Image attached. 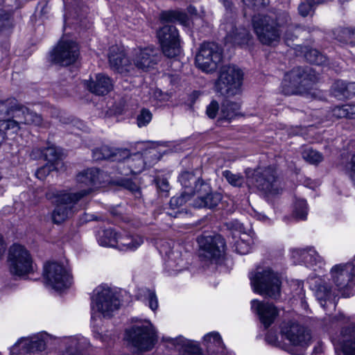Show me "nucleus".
Masks as SVG:
<instances>
[{
	"instance_id": "obj_51",
	"label": "nucleus",
	"mask_w": 355,
	"mask_h": 355,
	"mask_svg": "<svg viewBox=\"0 0 355 355\" xmlns=\"http://www.w3.org/2000/svg\"><path fill=\"white\" fill-rule=\"evenodd\" d=\"M220 107H219L218 103L213 100L211 103L207 106L206 114L207 116L210 119H215L218 117V114L220 112Z\"/></svg>"
},
{
	"instance_id": "obj_59",
	"label": "nucleus",
	"mask_w": 355,
	"mask_h": 355,
	"mask_svg": "<svg viewBox=\"0 0 355 355\" xmlns=\"http://www.w3.org/2000/svg\"><path fill=\"white\" fill-rule=\"evenodd\" d=\"M349 318L345 316L343 313H339L334 318L333 322L338 323V325L349 324Z\"/></svg>"
},
{
	"instance_id": "obj_17",
	"label": "nucleus",
	"mask_w": 355,
	"mask_h": 355,
	"mask_svg": "<svg viewBox=\"0 0 355 355\" xmlns=\"http://www.w3.org/2000/svg\"><path fill=\"white\" fill-rule=\"evenodd\" d=\"M157 37L163 53L168 58H174L180 53L179 34L175 26H164L157 31Z\"/></svg>"
},
{
	"instance_id": "obj_31",
	"label": "nucleus",
	"mask_w": 355,
	"mask_h": 355,
	"mask_svg": "<svg viewBox=\"0 0 355 355\" xmlns=\"http://www.w3.org/2000/svg\"><path fill=\"white\" fill-rule=\"evenodd\" d=\"M144 159L141 154L136 153L130 155L126 159V165L123 170L119 171V173L123 175H128L131 173H137L144 168Z\"/></svg>"
},
{
	"instance_id": "obj_1",
	"label": "nucleus",
	"mask_w": 355,
	"mask_h": 355,
	"mask_svg": "<svg viewBox=\"0 0 355 355\" xmlns=\"http://www.w3.org/2000/svg\"><path fill=\"white\" fill-rule=\"evenodd\" d=\"M131 60L126 57L123 47L112 46L108 54L111 68L116 72L135 76L137 71H148L157 64V50L153 46L137 47L131 51Z\"/></svg>"
},
{
	"instance_id": "obj_55",
	"label": "nucleus",
	"mask_w": 355,
	"mask_h": 355,
	"mask_svg": "<svg viewBox=\"0 0 355 355\" xmlns=\"http://www.w3.org/2000/svg\"><path fill=\"white\" fill-rule=\"evenodd\" d=\"M332 115L336 118H347L345 105L342 106H336L332 110Z\"/></svg>"
},
{
	"instance_id": "obj_13",
	"label": "nucleus",
	"mask_w": 355,
	"mask_h": 355,
	"mask_svg": "<svg viewBox=\"0 0 355 355\" xmlns=\"http://www.w3.org/2000/svg\"><path fill=\"white\" fill-rule=\"evenodd\" d=\"M43 278L45 285L58 293L67 288V269L64 265L57 261H49L43 265Z\"/></svg>"
},
{
	"instance_id": "obj_8",
	"label": "nucleus",
	"mask_w": 355,
	"mask_h": 355,
	"mask_svg": "<svg viewBox=\"0 0 355 355\" xmlns=\"http://www.w3.org/2000/svg\"><path fill=\"white\" fill-rule=\"evenodd\" d=\"M77 182L79 184L87 187L78 193H68V210L75 209L74 211L78 210L76 206V202L84 196L88 194L93 187H97L107 181V175L102 171L96 168H87L80 172L76 177Z\"/></svg>"
},
{
	"instance_id": "obj_3",
	"label": "nucleus",
	"mask_w": 355,
	"mask_h": 355,
	"mask_svg": "<svg viewBox=\"0 0 355 355\" xmlns=\"http://www.w3.org/2000/svg\"><path fill=\"white\" fill-rule=\"evenodd\" d=\"M331 279L336 288L332 289L327 285L318 286L315 297L322 306L327 302L336 306V298L339 295L349 297L355 293V256L352 263L338 264L331 270Z\"/></svg>"
},
{
	"instance_id": "obj_32",
	"label": "nucleus",
	"mask_w": 355,
	"mask_h": 355,
	"mask_svg": "<svg viewBox=\"0 0 355 355\" xmlns=\"http://www.w3.org/2000/svg\"><path fill=\"white\" fill-rule=\"evenodd\" d=\"M227 31L225 40L227 42L232 43L234 45H242L247 44L250 38V35L245 28H240L232 26V29L228 31L227 28H224Z\"/></svg>"
},
{
	"instance_id": "obj_44",
	"label": "nucleus",
	"mask_w": 355,
	"mask_h": 355,
	"mask_svg": "<svg viewBox=\"0 0 355 355\" xmlns=\"http://www.w3.org/2000/svg\"><path fill=\"white\" fill-rule=\"evenodd\" d=\"M223 176L232 186L240 187L244 183V178L239 174H234L229 170H225L222 173Z\"/></svg>"
},
{
	"instance_id": "obj_42",
	"label": "nucleus",
	"mask_w": 355,
	"mask_h": 355,
	"mask_svg": "<svg viewBox=\"0 0 355 355\" xmlns=\"http://www.w3.org/2000/svg\"><path fill=\"white\" fill-rule=\"evenodd\" d=\"M112 148H110L107 146H103L99 148H96L93 150L92 155L93 158L96 161L103 160V159H112Z\"/></svg>"
},
{
	"instance_id": "obj_9",
	"label": "nucleus",
	"mask_w": 355,
	"mask_h": 355,
	"mask_svg": "<svg viewBox=\"0 0 355 355\" xmlns=\"http://www.w3.org/2000/svg\"><path fill=\"white\" fill-rule=\"evenodd\" d=\"M8 263L10 273L16 276H24L33 271L30 252L19 244L15 243L10 247Z\"/></svg>"
},
{
	"instance_id": "obj_58",
	"label": "nucleus",
	"mask_w": 355,
	"mask_h": 355,
	"mask_svg": "<svg viewBox=\"0 0 355 355\" xmlns=\"http://www.w3.org/2000/svg\"><path fill=\"white\" fill-rule=\"evenodd\" d=\"M343 34L347 37L348 42L352 45L355 46V28L354 29H349L346 28L343 31Z\"/></svg>"
},
{
	"instance_id": "obj_23",
	"label": "nucleus",
	"mask_w": 355,
	"mask_h": 355,
	"mask_svg": "<svg viewBox=\"0 0 355 355\" xmlns=\"http://www.w3.org/2000/svg\"><path fill=\"white\" fill-rule=\"evenodd\" d=\"M85 85L89 92L98 96L106 95L113 89L112 80L104 73H97L94 80H87Z\"/></svg>"
},
{
	"instance_id": "obj_11",
	"label": "nucleus",
	"mask_w": 355,
	"mask_h": 355,
	"mask_svg": "<svg viewBox=\"0 0 355 355\" xmlns=\"http://www.w3.org/2000/svg\"><path fill=\"white\" fill-rule=\"evenodd\" d=\"M281 334L289 341L291 345L298 347L297 350H294L287 346L288 351L293 355H302L304 349L311 344L310 332L297 323H287L283 325L281 328Z\"/></svg>"
},
{
	"instance_id": "obj_27",
	"label": "nucleus",
	"mask_w": 355,
	"mask_h": 355,
	"mask_svg": "<svg viewBox=\"0 0 355 355\" xmlns=\"http://www.w3.org/2000/svg\"><path fill=\"white\" fill-rule=\"evenodd\" d=\"M144 243L143 238L137 234H119L118 248L121 251H132L137 249Z\"/></svg>"
},
{
	"instance_id": "obj_18",
	"label": "nucleus",
	"mask_w": 355,
	"mask_h": 355,
	"mask_svg": "<svg viewBox=\"0 0 355 355\" xmlns=\"http://www.w3.org/2000/svg\"><path fill=\"white\" fill-rule=\"evenodd\" d=\"M52 339V336L46 332L34 335L30 338L19 340L10 349L13 354L31 353L45 349L46 344Z\"/></svg>"
},
{
	"instance_id": "obj_12",
	"label": "nucleus",
	"mask_w": 355,
	"mask_h": 355,
	"mask_svg": "<svg viewBox=\"0 0 355 355\" xmlns=\"http://www.w3.org/2000/svg\"><path fill=\"white\" fill-rule=\"evenodd\" d=\"M223 59L221 48L214 42H204L196 56V64L206 73L214 71Z\"/></svg>"
},
{
	"instance_id": "obj_26",
	"label": "nucleus",
	"mask_w": 355,
	"mask_h": 355,
	"mask_svg": "<svg viewBox=\"0 0 355 355\" xmlns=\"http://www.w3.org/2000/svg\"><path fill=\"white\" fill-rule=\"evenodd\" d=\"M49 61L57 65L65 66L67 60V37L63 35L49 52Z\"/></svg>"
},
{
	"instance_id": "obj_53",
	"label": "nucleus",
	"mask_w": 355,
	"mask_h": 355,
	"mask_svg": "<svg viewBox=\"0 0 355 355\" xmlns=\"http://www.w3.org/2000/svg\"><path fill=\"white\" fill-rule=\"evenodd\" d=\"M235 249L238 253L245 254L250 252L251 246L249 242H246L243 239H241L236 242Z\"/></svg>"
},
{
	"instance_id": "obj_62",
	"label": "nucleus",
	"mask_w": 355,
	"mask_h": 355,
	"mask_svg": "<svg viewBox=\"0 0 355 355\" xmlns=\"http://www.w3.org/2000/svg\"><path fill=\"white\" fill-rule=\"evenodd\" d=\"M157 186L158 187L163 191H168V182L166 180H160L157 182Z\"/></svg>"
},
{
	"instance_id": "obj_4",
	"label": "nucleus",
	"mask_w": 355,
	"mask_h": 355,
	"mask_svg": "<svg viewBox=\"0 0 355 355\" xmlns=\"http://www.w3.org/2000/svg\"><path fill=\"white\" fill-rule=\"evenodd\" d=\"M0 133H17L23 131V125L41 124L42 116L21 105L15 98L0 102Z\"/></svg>"
},
{
	"instance_id": "obj_7",
	"label": "nucleus",
	"mask_w": 355,
	"mask_h": 355,
	"mask_svg": "<svg viewBox=\"0 0 355 355\" xmlns=\"http://www.w3.org/2000/svg\"><path fill=\"white\" fill-rule=\"evenodd\" d=\"M281 89L285 95L300 94L311 97L316 96L313 82L301 67L294 68L285 74Z\"/></svg>"
},
{
	"instance_id": "obj_47",
	"label": "nucleus",
	"mask_w": 355,
	"mask_h": 355,
	"mask_svg": "<svg viewBox=\"0 0 355 355\" xmlns=\"http://www.w3.org/2000/svg\"><path fill=\"white\" fill-rule=\"evenodd\" d=\"M346 83L343 80H336L331 87V92L337 98H345Z\"/></svg>"
},
{
	"instance_id": "obj_14",
	"label": "nucleus",
	"mask_w": 355,
	"mask_h": 355,
	"mask_svg": "<svg viewBox=\"0 0 355 355\" xmlns=\"http://www.w3.org/2000/svg\"><path fill=\"white\" fill-rule=\"evenodd\" d=\"M246 183L249 187L253 186L266 193L277 194L279 191L275 171L272 167L257 168L252 177L248 175Z\"/></svg>"
},
{
	"instance_id": "obj_45",
	"label": "nucleus",
	"mask_w": 355,
	"mask_h": 355,
	"mask_svg": "<svg viewBox=\"0 0 355 355\" xmlns=\"http://www.w3.org/2000/svg\"><path fill=\"white\" fill-rule=\"evenodd\" d=\"M303 158L308 162L317 164L323 159L322 155L318 151L311 148L306 149L302 153Z\"/></svg>"
},
{
	"instance_id": "obj_64",
	"label": "nucleus",
	"mask_w": 355,
	"mask_h": 355,
	"mask_svg": "<svg viewBox=\"0 0 355 355\" xmlns=\"http://www.w3.org/2000/svg\"><path fill=\"white\" fill-rule=\"evenodd\" d=\"M220 2L223 4V6L226 8L227 10L231 9L232 8V2L229 0H220Z\"/></svg>"
},
{
	"instance_id": "obj_52",
	"label": "nucleus",
	"mask_w": 355,
	"mask_h": 355,
	"mask_svg": "<svg viewBox=\"0 0 355 355\" xmlns=\"http://www.w3.org/2000/svg\"><path fill=\"white\" fill-rule=\"evenodd\" d=\"M144 295L146 296L148 300V306L153 310L155 311L158 308V300L156 294L154 291L146 289Z\"/></svg>"
},
{
	"instance_id": "obj_21",
	"label": "nucleus",
	"mask_w": 355,
	"mask_h": 355,
	"mask_svg": "<svg viewBox=\"0 0 355 355\" xmlns=\"http://www.w3.org/2000/svg\"><path fill=\"white\" fill-rule=\"evenodd\" d=\"M251 307L252 311L258 315L265 328L270 327L279 315V310L272 303L253 300L251 302Z\"/></svg>"
},
{
	"instance_id": "obj_10",
	"label": "nucleus",
	"mask_w": 355,
	"mask_h": 355,
	"mask_svg": "<svg viewBox=\"0 0 355 355\" xmlns=\"http://www.w3.org/2000/svg\"><path fill=\"white\" fill-rule=\"evenodd\" d=\"M242 71L235 66H225L216 82V89L221 95L232 96L241 92L243 80Z\"/></svg>"
},
{
	"instance_id": "obj_50",
	"label": "nucleus",
	"mask_w": 355,
	"mask_h": 355,
	"mask_svg": "<svg viewBox=\"0 0 355 355\" xmlns=\"http://www.w3.org/2000/svg\"><path fill=\"white\" fill-rule=\"evenodd\" d=\"M152 119V113L147 109H142L137 116V121L139 127L146 126Z\"/></svg>"
},
{
	"instance_id": "obj_38",
	"label": "nucleus",
	"mask_w": 355,
	"mask_h": 355,
	"mask_svg": "<svg viewBox=\"0 0 355 355\" xmlns=\"http://www.w3.org/2000/svg\"><path fill=\"white\" fill-rule=\"evenodd\" d=\"M179 340L182 345V355H204L196 342L184 338H180Z\"/></svg>"
},
{
	"instance_id": "obj_2",
	"label": "nucleus",
	"mask_w": 355,
	"mask_h": 355,
	"mask_svg": "<svg viewBox=\"0 0 355 355\" xmlns=\"http://www.w3.org/2000/svg\"><path fill=\"white\" fill-rule=\"evenodd\" d=\"M252 23L258 40L263 45L276 46L284 31L286 42L293 40V36L289 32L294 29V26L291 24V17L286 11L254 16Z\"/></svg>"
},
{
	"instance_id": "obj_22",
	"label": "nucleus",
	"mask_w": 355,
	"mask_h": 355,
	"mask_svg": "<svg viewBox=\"0 0 355 355\" xmlns=\"http://www.w3.org/2000/svg\"><path fill=\"white\" fill-rule=\"evenodd\" d=\"M241 115V105L236 102L226 100L221 104L216 125L226 126Z\"/></svg>"
},
{
	"instance_id": "obj_46",
	"label": "nucleus",
	"mask_w": 355,
	"mask_h": 355,
	"mask_svg": "<svg viewBox=\"0 0 355 355\" xmlns=\"http://www.w3.org/2000/svg\"><path fill=\"white\" fill-rule=\"evenodd\" d=\"M191 197L189 191H183L179 196H173L171 198L169 206L172 209H178L182 206Z\"/></svg>"
},
{
	"instance_id": "obj_61",
	"label": "nucleus",
	"mask_w": 355,
	"mask_h": 355,
	"mask_svg": "<svg viewBox=\"0 0 355 355\" xmlns=\"http://www.w3.org/2000/svg\"><path fill=\"white\" fill-rule=\"evenodd\" d=\"M347 118L355 119V104L345 105Z\"/></svg>"
},
{
	"instance_id": "obj_48",
	"label": "nucleus",
	"mask_w": 355,
	"mask_h": 355,
	"mask_svg": "<svg viewBox=\"0 0 355 355\" xmlns=\"http://www.w3.org/2000/svg\"><path fill=\"white\" fill-rule=\"evenodd\" d=\"M265 340L267 342V343H268L270 345L280 347L285 350H288L287 349V345L282 343L281 341L278 340L277 335L275 331H269L266 335Z\"/></svg>"
},
{
	"instance_id": "obj_25",
	"label": "nucleus",
	"mask_w": 355,
	"mask_h": 355,
	"mask_svg": "<svg viewBox=\"0 0 355 355\" xmlns=\"http://www.w3.org/2000/svg\"><path fill=\"white\" fill-rule=\"evenodd\" d=\"M81 66L79 44L75 41L68 40V71L76 76Z\"/></svg>"
},
{
	"instance_id": "obj_24",
	"label": "nucleus",
	"mask_w": 355,
	"mask_h": 355,
	"mask_svg": "<svg viewBox=\"0 0 355 355\" xmlns=\"http://www.w3.org/2000/svg\"><path fill=\"white\" fill-rule=\"evenodd\" d=\"M203 344L210 355H223L225 346L218 332L213 331L206 334L203 338Z\"/></svg>"
},
{
	"instance_id": "obj_36",
	"label": "nucleus",
	"mask_w": 355,
	"mask_h": 355,
	"mask_svg": "<svg viewBox=\"0 0 355 355\" xmlns=\"http://www.w3.org/2000/svg\"><path fill=\"white\" fill-rule=\"evenodd\" d=\"M119 234L114 230L107 229L103 231V235L99 239V243L101 245L105 247L118 248Z\"/></svg>"
},
{
	"instance_id": "obj_15",
	"label": "nucleus",
	"mask_w": 355,
	"mask_h": 355,
	"mask_svg": "<svg viewBox=\"0 0 355 355\" xmlns=\"http://www.w3.org/2000/svg\"><path fill=\"white\" fill-rule=\"evenodd\" d=\"M201 257L211 262L218 263L225 253V243L224 239L218 235L200 236L198 238Z\"/></svg>"
},
{
	"instance_id": "obj_30",
	"label": "nucleus",
	"mask_w": 355,
	"mask_h": 355,
	"mask_svg": "<svg viewBox=\"0 0 355 355\" xmlns=\"http://www.w3.org/2000/svg\"><path fill=\"white\" fill-rule=\"evenodd\" d=\"M168 259L165 263V269L169 275H175L178 272L183 270L184 261L181 258V254L178 250H170L166 252Z\"/></svg>"
},
{
	"instance_id": "obj_49",
	"label": "nucleus",
	"mask_w": 355,
	"mask_h": 355,
	"mask_svg": "<svg viewBox=\"0 0 355 355\" xmlns=\"http://www.w3.org/2000/svg\"><path fill=\"white\" fill-rule=\"evenodd\" d=\"M61 168H54L53 165L46 163L45 165L41 166L36 171L35 176L39 180H44L46 178V177L50 174L51 171H58Z\"/></svg>"
},
{
	"instance_id": "obj_41",
	"label": "nucleus",
	"mask_w": 355,
	"mask_h": 355,
	"mask_svg": "<svg viewBox=\"0 0 355 355\" xmlns=\"http://www.w3.org/2000/svg\"><path fill=\"white\" fill-rule=\"evenodd\" d=\"M305 58L310 63L317 65L324 64L327 61L326 56L317 49H310L306 51L305 53Z\"/></svg>"
},
{
	"instance_id": "obj_57",
	"label": "nucleus",
	"mask_w": 355,
	"mask_h": 355,
	"mask_svg": "<svg viewBox=\"0 0 355 355\" xmlns=\"http://www.w3.org/2000/svg\"><path fill=\"white\" fill-rule=\"evenodd\" d=\"M347 173L355 184V154L352 156Z\"/></svg>"
},
{
	"instance_id": "obj_37",
	"label": "nucleus",
	"mask_w": 355,
	"mask_h": 355,
	"mask_svg": "<svg viewBox=\"0 0 355 355\" xmlns=\"http://www.w3.org/2000/svg\"><path fill=\"white\" fill-rule=\"evenodd\" d=\"M14 28V19L11 12L0 10V33H10Z\"/></svg>"
},
{
	"instance_id": "obj_39",
	"label": "nucleus",
	"mask_w": 355,
	"mask_h": 355,
	"mask_svg": "<svg viewBox=\"0 0 355 355\" xmlns=\"http://www.w3.org/2000/svg\"><path fill=\"white\" fill-rule=\"evenodd\" d=\"M353 339L343 338L342 343L336 347L338 355H355V332L353 334Z\"/></svg>"
},
{
	"instance_id": "obj_28",
	"label": "nucleus",
	"mask_w": 355,
	"mask_h": 355,
	"mask_svg": "<svg viewBox=\"0 0 355 355\" xmlns=\"http://www.w3.org/2000/svg\"><path fill=\"white\" fill-rule=\"evenodd\" d=\"M42 157L47 164L53 165L54 168H63L62 162V152L54 145H50L41 150Z\"/></svg>"
},
{
	"instance_id": "obj_20",
	"label": "nucleus",
	"mask_w": 355,
	"mask_h": 355,
	"mask_svg": "<svg viewBox=\"0 0 355 355\" xmlns=\"http://www.w3.org/2000/svg\"><path fill=\"white\" fill-rule=\"evenodd\" d=\"M46 197L54 205L52 214L53 222L60 225L67 219V193L64 190L51 189L46 193Z\"/></svg>"
},
{
	"instance_id": "obj_40",
	"label": "nucleus",
	"mask_w": 355,
	"mask_h": 355,
	"mask_svg": "<svg viewBox=\"0 0 355 355\" xmlns=\"http://www.w3.org/2000/svg\"><path fill=\"white\" fill-rule=\"evenodd\" d=\"M130 156L127 149H114L111 161L119 162L118 169L119 171L123 170L126 165V159Z\"/></svg>"
},
{
	"instance_id": "obj_33",
	"label": "nucleus",
	"mask_w": 355,
	"mask_h": 355,
	"mask_svg": "<svg viewBox=\"0 0 355 355\" xmlns=\"http://www.w3.org/2000/svg\"><path fill=\"white\" fill-rule=\"evenodd\" d=\"M179 181L184 188V191H189L190 195L195 196L196 193V186L199 182H203L197 178L193 173L185 171L179 176Z\"/></svg>"
},
{
	"instance_id": "obj_34",
	"label": "nucleus",
	"mask_w": 355,
	"mask_h": 355,
	"mask_svg": "<svg viewBox=\"0 0 355 355\" xmlns=\"http://www.w3.org/2000/svg\"><path fill=\"white\" fill-rule=\"evenodd\" d=\"M159 18L162 22H178L182 25H186L188 21L187 15L179 10L163 11L161 12Z\"/></svg>"
},
{
	"instance_id": "obj_5",
	"label": "nucleus",
	"mask_w": 355,
	"mask_h": 355,
	"mask_svg": "<svg viewBox=\"0 0 355 355\" xmlns=\"http://www.w3.org/2000/svg\"><path fill=\"white\" fill-rule=\"evenodd\" d=\"M253 291L277 299L280 296L281 281L278 275L270 268L257 267L249 275Z\"/></svg>"
},
{
	"instance_id": "obj_16",
	"label": "nucleus",
	"mask_w": 355,
	"mask_h": 355,
	"mask_svg": "<svg viewBox=\"0 0 355 355\" xmlns=\"http://www.w3.org/2000/svg\"><path fill=\"white\" fill-rule=\"evenodd\" d=\"M127 334L132 345L141 352L151 350L157 340L155 331L150 324L141 327L135 326L127 331Z\"/></svg>"
},
{
	"instance_id": "obj_19",
	"label": "nucleus",
	"mask_w": 355,
	"mask_h": 355,
	"mask_svg": "<svg viewBox=\"0 0 355 355\" xmlns=\"http://www.w3.org/2000/svg\"><path fill=\"white\" fill-rule=\"evenodd\" d=\"M196 198L192 205L196 208L207 207L212 209L216 207L220 202L222 197L218 193H213L209 184L205 182H199L196 186Z\"/></svg>"
},
{
	"instance_id": "obj_56",
	"label": "nucleus",
	"mask_w": 355,
	"mask_h": 355,
	"mask_svg": "<svg viewBox=\"0 0 355 355\" xmlns=\"http://www.w3.org/2000/svg\"><path fill=\"white\" fill-rule=\"evenodd\" d=\"M301 252L302 254V255L304 256V259H305L306 261H308V257H311V256H313L315 255V257L314 258L315 261L317 260V257H319L318 253L313 249L311 248H309L308 250H295L293 252V253H297L298 254L299 252Z\"/></svg>"
},
{
	"instance_id": "obj_6",
	"label": "nucleus",
	"mask_w": 355,
	"mask_h": 355,
	"mask_svg": "<svg viewBox=\"0 0 355 355\" xmlns=\"http://www.w3.org/2000/svg\"><path fill=\"white\" fill-rule=\"evenodd\" d=\"M120 306L121 301L116 292L109 287L98 286L92 298V319L96 320L98 314H101L104 318H110L119 309Z\"/></svg>"
},
{
	"instance_id": "obj_54",
	"label": "nucleus",
	"mask_w": 355,
	"mask_h": 355,
	"mask_svg": "<svg viewBox=\"0 0 355 355\" xmlns=\"http://www.w3.org/2000/svg\"><path fill=\"white\" fill-rule=\"evenodd\" d=\"M243 2L247 7L252 8L264 7L268 4V0H243Z\"/></svg>"
},
{
	"instance_id": "obj_43",
	"label": "nucleus",
	"mask_w": 355,
	"mask_h": 355,
	"mask_svg": "<svg viewBox=\"0 0 355 355\" xmlns=\"http://www.w3.org/2000/svg\"><path fill=\"white\" fill-rule=\"evenodd\" d=\"M307 215V204L304 200H298L295 204L293 216L297 220H304Z\"/></svg>"
},
{
	"instance_id": "obj_35",
	"label": "nucleus",
	"mask_w": 355,
	"mask_h": 355,
	"mask_svg": "<svg viewBox=\"0 0 355 355\" xmlns=\"http://www.w3.org/2000/svg\"><path fill=\"white\" fill-rule=\"evenodd\" d=\"M331 1V0H304L298 6L299 14L302 17H306L313 13L318 6Z\"/></svg>"
},
{
	"instance_id": "obj_60",
	"label": "nucleus",
	"mask_w": 355,
	"mask_h": 355,
	"mask_svg": "<svg viewBox=\"0 0 355 355\" xmlns=\"http://www.w3.org/2000/svg\"><path fill=\"white\" fill-rule=\"evenodd\" d=\"M345 98H350L355 94V83H346Z\"/></svg>"
},
{
	"instance_id": "obj_63",
	"label": "nucleus",
	"mask_w": 355,
	"mask_h": 355,
	"mask_svg": "<svg viewBox=\"0 0 355 355\" xmlns=\"http://www.w3.org/2000/svg\"><path fill=\"white\" fill-rule=\"evenodd\" d=\"M282 130H285L286 132H288L289 133H297L298 132L303 130L301 127H295V128H291L289 129L287 127H285Z\"/></svg>"
},
{
	"instance_id": "obj_29",
	"label": "nucleus",
	"mask_w": 355,
	"mask_h": 355,
	"mask_svg": "<svg viewBox=\"0 0 355 355\" xmlns=\"http://www.w3.org/2000/svg\"><path fill=\"white\" fill-rule=\"evenodd\" d=\"M89 342L80 336L68 338V355H87Z\"/></svg>"
}]
</instances>
